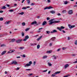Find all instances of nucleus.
I'll return each mask as SVG.
<instances>
[{
    "mask_svg": "<svg viewBox=\"0 0 77 77\" xmlns=\"http://www.w3.org/2000/svg\"><path fill=\"white\" fill-rule=\"evenodd\" d=\"M54 19H52L51 20H49V25H51L53 24H55L56 23H60V21H54Z\"/></svg>",
    "mask_w": 77,
    "mask_h": 77,
    "instance_id": "nucleus-1",
    "label": "nucleus"
},
{
    "mask_svg": "<svg viewBox=\"0 0 77 77\" xmlns=\"http://www.w3.org/2000/svg\"><path fill=\"white\" fill-rule=\"evenodd\" d=\"M29 63L26 64L25 66V67H26V66H31V64H32V61H29Z\"/></svg>",
    "mask_w": 77,
    "mask_h": 77,
    "instance_id": "nucleus-2",
    "label": "nucleus"
},
{
    "mask_svg": "<svg viewBox=\"0 0 77 77\" xmlns=\"http://www.w3.org/2000/svg\"><path fill=\"white\" fill-rule=\"evenodd\" d=\"M65 29V27L61 26V27L60 28L59 27H57V29L60 30V31H61L62 30V29Z\"/></svg>",
    "mask_w": 77,
    "mask_h": 77,
    "instance_id": "nucleus-3",
    "label": "nucleus"
},
{
    "mask_svg": "<svg viewBox=\"0 0 77 77\" xmlns=\"http://www.w3.org/2000/svg\"><path fill=\"white\" fill-rule=\"evenodd\" d=\"M51 8H53L51 6L49 7H46L45 8H44V9L45 10V9H51Z\"/></svg>",
    "mask_w": 77,
    "mask_h": 77,
    "instance_id": "nucleus-4",
    "label": "nucleus"
},
{
    "mask_svg": "<svg viewBox=\"0 0 77 77\" xmlns=\"http://www.w3.org/2000/svg\"><path fill=\"white\" fill-rule=\"evenodd\" d=\"M68 14L69 15H71V14H73V12L72 11V10H70L68 11Z\"/></svg>",
    "mask_w": 77,
    "mask_h": 77,
    "instance_id": "nucleus-5",
    "label": "nucleus"
},
{
    "mask_svg": "<svg viewBox=\"0 0 77 77\" xmlns=\"http://www.w3.org/2000/svg\"><path fill=\"white\" fill-rule=\"evenodd\" d=\"M29 36L26 35L25 37V38H24L23 40V41H27V39H29Z\"/></svg>",
    "mask_w": 77,
    "mask_h": 77,
    "instance_id": "nucleus-6",
    "label": "nucleus"
},
{
    "mask_svg": "<svg viewBox=\"0 0 77 77\" xmlns=\"http://www.w3.org/2000/svg\"><path fill=\"white\" fill-rule=\"evenodd\" d=\"M22 41H23V39H18L16 41V42L17 43H20L21 42H22Z\"/></svg>",
    "mask_w": 77,
    "mask_h": 77,
    "instance_id": "nucleus-7",
    "label": "nucleus"
},
{
    "mask_svg": "<svg viewBox=\"0 0 77 77\" xmlns=\"http://www.w3.org/2000/svg\"><path fill=\"white\" fill-rule=\"evenodd\" d=\"M69 27V29H72V28H74L75 27V25H68Z\"/></svg>",
    "mask_w": 77,
    "mask_h": 77,
    "instance_id": "nucleus-8",
    "label": "nucleus"
},
{
    "mask_svg": "<svg viewBox=\"0 0 77 77\" xmlns=\"http://www.w3.org/2000/svg\"><path fill=\"white\" fill-rule=\"evenodd\" d=\"M11 64L13 65V64H14V65H17V62H16V61H13L11 62Z\"/></svg>",
    "mask_w": 77,
    "mask_h": 77,
    "instance_id": "nucleus-9",
    "label": "nucleus"
},
{
    "mask_svg": "<svg viewBox=\"0 0 77 77\" xmlns=\"http://www.w3.org/2000/svg\"><path fill=\"white\" fill-rule=\"evenodd\" d=\"M14 51H15L14 50H11L8 51V53H13Z\"/></svg>",
    "mask_w": 77,
    "mask_h": 77,
    "instance_id": "nucleus-10",
    "label": "nucleus"
},
{
    "mask_svg": "<svg viewBox=\"0 0 77 77\" xmlns=\"http://www.w3.org/2000/svg\"><path fill=\"white\" fill-rule=\"evenodd\" d=\"M56 32H57V31L56 30H54L52 31L51 32V33H56Z\"/></svg>",
    "mask_w": 77,
    "mask_h": 77,
    "instance_id": "nucleus-11",
    "label": "nucleus"
},
{
    "mask_svg": "<svg viewBox=\"0 0 77 77\" xmlns=\"http://www.w3.org/2000/svg\"><path fill=\"white\" fill-rule=\"evenodd\" d=\"M37 24V22L36 21H34L31 24L32 25H34V24Z\"/></svg>",
    "mask_w": 77,
    "mask_h": 77,
    "instance_id": "nucleus-12",
    "label": "nucleus"
},
{
    "mask_svg": "<svg viewBox=\"0 0 77 77\" xmlns=\"http://www.w3.org/2000/svg\"><path fill=\"white\" fill-rule=\"evenodd\" d=\"M50 12L51 13V14H55V11L53 10H52L50 11Z\"/></svg>",
    "mask_w": 77,
    "mask_h": 77,
    "instance_id": "nucleus-13",
    "label": "nucleus"
},
{
    "mask_svg": "<svg viewBox=\"0 0 77 77\" xmlns=\"http://www.w3.org/2000/svg\"><path fill=\"white\" fill-rule=\"evenodd\" d=\"M68 66H69V65H68V64H66L64 66V68L66 69V68H68Z\"/></svg>",
    "mask_w": 77,
    "mask_h": 77,
    "instance_id": "nucleus-14",
    "label": "nucleus"
},
{
    "mask_svg": "<svg viewBox=\"0 0 77 77\" xmlns=\"http://www.w3.org/2000/svg\"><path fill=\"white\" fill-rule=\"evenodd\" d=\"M6 53V51H3L2 52V53L1 54L2 55H4L5 53Z\"/></svg>",
    "mask_w": 77,
    "mask_h": 77,
    "instance_id": "nucleus-15",
    "label": "nucleus"
},
{
    "mask_svg": "<svg viewBox=\"0 0 77 77\" xmlns=\"http://www.w3.org/2000/svg\"><path fill=\"white\" fill-rule=\"evenodd\" d=\"M47 21H44L42 25L43 26H45V25L47 24Z\"/></svg>",
    "mask_w": 77,
    "mask_h": 77,
    "instance_id": "nucleus-16",
    "label": "nucleus"
},
{
    "mask_svg": "<svg viewBox=\"0 0 77 77\" xmlns=\"http://www.w3.org/2000/svg\"><path fill=\"white\" fill-rule=\"evenodd\" d=\"M55 39L56 37H53L51 38V40H52L53 41H54V40H55Z\"/></svg>",
    "mask_w": 77,
    "mask_h": 77,
    "instance_id": "nucleus-17",
    "label": "nucleus"
},
{
    "mask_svg": "<svg viewBox=\"0 0 77 77\" xmlns=\"http://www.w3.org/2000/svg\"><path fill=\"white\" fill-rule=\"evenodd\" d=\"M30 44L31 46H34V45H37V44L36 43H31Z\"/></svg>",
    "mask_w": 77,
    "mask_h": 77,
    "instance_id": "nucleus-18",
    "label": "nucleus"
},
{
    "mask_svg": "<svg viewBox=\"0 0 77 77\" xmlns=\"http://www.w3.org/2000/svg\"><path fill=\"white\" fill-rule=\"evenodd\" d=\"M42 36H40V37H39L38 38H37V40L38 41H39V40H40V39H41V38H42Z\"/></svg>",
    "mask_w": 77,
    "mask_h": 77,
    "instance_id": "nucleus-19",
    "label": "nucleus"
},
{
    "mask_svg": "<svg viewBox=\"0 0 77 77\" xmlns=\"http://www.w3.org/2000/svg\"><path fill=\"white\" fill-rule=\"evenodd\" d=\"M61 72V71L57 72H55V74H60Z\"/></svg>",
    "mask_w": 77,
    "mask_h": 77,
    "instance_id": "nucleus-20",
    "label": "nucleus"
},
{
    "mask_svg": "<svg viewBox=\"0 0 77 77\" xmlns=\"http://www.w3.org/2000/svg\"><path fill=\"white\" fill-rule=\"evenodd\" d=\"M6 8V7L5 6H3L2 7V8H1L2 9H5Z\"/></svg>",
    "mask_w": 77,
    "mask_h": 77,
    "instance_id": "nucleus-21",
    "label": "nucleus"
},
{
    "mask_svg": "<svg viewBox=\"0 0 77 77\" xmlns=\"http://www.w3.org/2000/svg\"><path fill=\"white\" fill-rule=\"evenodd\" d=\"M15 41V39L14 38H13L11 39V40L10 42H14Z\"/></svg>",
    "mask_w": 77,
    "mask_h": 77,
    "instance_id": "nucleus-22",
    "label": "nucleus"
},
{
    "mask_svg": "<svg viewBox=\"0 0 77 77\" xmlns=\"http://www.w3.org/2000/svg\"><path fill=\"white\" fill-rule=\"evenodd\" d=\"M51 76V77H54V76H56V74H55V73L52 74Z\"/></svg>",
    "mask_w": 77,
    "mask_h": 77,
    "instance_id": "nucleus-23",
    "label": "nucleus"
},
{
    "mask_svg": "<svg viewBox=\"0 0 77 77\" xmlns=\"http://www.w3.org/2000/svg\"><path fill=\"white\" fill-rule=\"evenodd\" d=\"M1 47H6V45H5L4 44H2L1 45Z\"/></svg>",
    "mask_w": 77,
    "mask_h": 77,
    "instance_id": "nucleus-24",
    "label": "nucleus"
},
{
    "mask_svg": "<svg viewBox=\"0 0 77 77\" xmlns=\"http://www.w3.org/2000/svg\"><path fill=\"white\" fill-rule=\"evenodd\" d=\"M37 49H39V48H40V45H37Z\"/></svg>",
    "mask_w": 77,
    "mask_h": 77,
    "instance_id": "nucleus-25",
    "label": "nucleus"
},
{
    "mask_svg": "<svg viewBox=\"0 0 77 77\" xmlns=\"http://www.w3.org/2000/svg\"><path fill=\"white\" fill-rule=\"evenodd\" d=\"M47 57V56L46 55L44 56V57H43V59H46Z\"/></svg>",
    "mask_w": 77,
    "mask_h": 77,
    "instance_id": "nucleus-26",
    "label": "nucleus"
},
{
    "mask_svg": "<svg viewBox=\"0 0 77 77\" xmlns=\"http://www.w3.org/2000/svg\"><path fill=\"white\" fill-rule=\"evenodd\" d=\"M27 2L28 5L30 3V1L29 0H27Z\"/></svg>",
    "mask_w": 77,
    "mask_h": 77,
    "instance_id": "nucleus-27",
    "label": "nucleus"
},
{
    "mask_svg": "<svg viewBox=\"0 0 77 77\" xmlns=\"http://www.w3.org/2000/svg\"><path fill=\"white\" fill-rule=\"evenodd\" d=\"M68 1H65L64 2L65 5H67V4H68Z\"/></svg>",
    "mask_w": 77,
    "mask_h": 77,
    "instance_id": "nucleus-28",
    "label": "nucleus"
},
{
    "mask_svg": "<svg viewBox=\"0 0 77 77\" xmlns=\"http://www.w3.org/2000/svg\"><path fill=\"white\" fill-rule=\"evenodd\" d=\"M48 65L49 66H51V65H52L50 63H48Z\"/></svg>",
    "mask_w": 77,
    "mask_h": 77,
    "instance_id": "nucleus-29",
    "label": "nucleus"
},
{
    "mask_svg": "<svg viewBox=\"0 0 77 77\" xmlns=\"http://www.w3.org/2000/svg\"><path fill=\"white\" fill-rule=\"evenodd\" d=\"M29 29H30V28H28L26 29H25L26 32H27V31H28V30H29Z\"/></svg>",
    "mask_w": 77,
    "mask_h": 77,
    "instance_id": "nucleus-30",
    "label": "nucleus"
},
{
    "mask_svg": "<svg viewBox=\"0 0 77 77\" xmlns=\"http://www.w3.org/2000/svg\"><path fill=\"white\" fill-rule=\"evenodd\" d=\"M46 33L47 34H49L50 33V32L49 31H47Z\"/></svg>",
    "mask_w": 77,
    "mask_h": 77,
    "instance_id": "nucleus-31",
    "label": "nucleus"
},
{
    "mask_svg": "<svg viewBox=\"0 0 77 77\" xmlns=\"http://www.w3.org/2000/svg\"><path fill=\"white\" fill-rule=\"evenodd\" d=\"M9 23H10V21H8V22H5V24H9Z\"/></svg>",
    "mask_w": 77,
    "mask_h": 77,
    "instance_id": "nucleus-32",
    "label": "nucleus"
},
{
    "mask_svg": "<svg viewBox=\"0 0 77 77\" xmlns=\"http://www.w3.org/2000/svg\"><path fill=\"white\" fill-rule=\"evenodd\" d=\"M19 14H20V15H23L24 14V12H21V13H19Z\"/></svg>",
    "mask_w": 77,
    "mask_h": 77,
    "instance_id": "nucleus-33",
    "label": "nucleus"
},
{
    "mask_svg": "<svg viewBox=\"0 0 77 77\" xmlns=\"http://www.w3.org/2000/svg\"><path fill=\"white\" fill-rule=\"evenodd\" d=\"M76 55H77V54H72V56L73 57H75Z\"/></svg>",
    "mask_w": 77,
    "mask_h": 77,
    "instance_id": "nucleus-34",
    "label": "nucleus"
},
{
    "mask_svg": "<svg viewBox=\"0 0 77 77\" xmlns=\"http://www.w3.org/2000/svg\"><path fill=\"white\" fill-rule=\"evenodd\" d=\"M27 9L26 7H24L22 8V9Z\"/></svg>",
    "mask_w": 77,
    "mask_h": 77,
    "instance_id": "nucleus-35",
    "label": "nucleus"
},
{
    "mask_svg": "<svg viewBox=\"0 0 77 77\" xmlns=\"http://www.w3.org/2000/svg\"><path fill=\"white\" fill-rule=\"evenodd\" d=\"M62 12L63 14H64L66 12V10H64L62 11Z\"/></svg>",
    "mask_w": 77,
    "mask_h": 77,
    "instance_id": "nucleus-36",
    "label": "nucleus"
},
{
    "mask_svg": "<svg viewBox=\"0 0 77 77\" xmlns=\"http://www.w3.org/2000/svg\"><path fill=\"white\" fill-rule=\"evenodd\" d=\"M26 25V23L25 22H23L22 23V26H24Z\"/></svg>",
    "mask_w": 77,
    "mask_h": 77,
    "instance_id": "nucleus-37",
    "label": "nucleus"
},
{
    "mask_svg": "<svg viewBox=\"0 0 77 77\" xmlns=\"http://www.w3.org/2000/svg\"><path fill=\"white\" fill-rule=\"evenodd\" d=\"M3 18L2 17L0 18V21H3Z\"/></svg>",
    "mask_w": 77,
    "mask_h": 77,
    "instance_id": "nucleus-38",
    "label": "nucleus"
},
{
    "mask_svg": "<svg viewBox=\"0 0 77 77\" xmlns=\"http://www.w3.org/2000/svg\"><path fill=\"white\" fill-rule=\"evenodd\" d=\"M33 75V74L31 73L30 74H29L28 75L29 76V77H30L31 75Z\"/></svg>",
    "mask_w": 77,
    "mask_h": 77,
    "instance_id": "nucleus-39",
    "label": "nucleus"
},
{
    "mask_svg": "<svg viewBox=\"0 0 77 77\" xmlns=\"http://www.w3.org/2000/svg\"><path fill=\"white\" fill-rule=\"evenodd\" d=\"M22 36H24V32H22Z\"/></svg>",
    "mask_w": 77,
    "mask_h": 77,
    "instance_id": "nucleus-40",
    "label": "nucleus"
},
{
    "mask_svg": "<svg viewBox=\"0 0 77 77\" xmlns=\"http://www.w3.org/2000/svg\"><path fill=\"white\" fill-rule=\"evenodd\" d=\"M52 57H54V59H56V56H55V55H53V56H52Z\"/></svg>",
    "mask_w": 77,
    "mask_h": 77,
    "instance_id": "nucleus-41",
    "label": "nucleus"
},
{
    "mask_svg": "<svg viewBox=\"0 0 77 77\" xmlns=\"http://www.w3.org/2000/svg\"><path fill=\"white\" fill-rule=\"evenodd\" d=\"M14 10L11 9V10H9V12H14Z\"/></svg>",
    "mask_w": 77,
    "mask_h": 77,
    "instance_id": "nucleus-42",
    "label": "nucleus"
},
{
    "mask_svg": "<svg viewBox=\"0 0 77 77\" xmlns=\"http://www.w3.org/2000/svg\"><path fill=\"white\" fill-rule=\"evenodd\" d=\"M20 50H23V49H24V47H21L20 48Z\"/></svg>",
    "mask_w": 77,
    "mask_h": 77,
    "instance_id": "nucleus-43",
    "label": "nucleus"
},
{
    "mask_svg": "<svg viewBox=\"0 0 77 77\" xmlns=\"http://www.w3.org/2000/svg\"><path fill=\"white\" fill-rule=\"evenodd\" d=\"M75 45H77V40L75 41Z\"/></svg>",
    "mask_w": 77,
    "mask_h": 77,
    "instance_id": "nucleus-44",
    "label": "nucleus"
},
{
    "mask_svg": "<svg viewBox=\"0 0 77 77\" xmlns=\"http://www.w3.org/2000/svg\"><path fill=\"white\" fill-rule=\"evenodd\" d=\"M47 53H51V51H47Z\"/></svg>",
    "mask_w": 77,
    "mask_h": 77,
    "instance_id": "nucleus-45",
    "label": "nucleus"
},
{
    "mask_svg": "<svg viewBox=\"0 0 77 77\" xmlns=\"http://www.w3.org/2000/svg\"><path fill=\"white\" fill-rule=\"evenodd\" d=\"M60 50H61V49L59 48L57 49V51H60Z\"/></svg>",
    "mask_w": 77,
    "mask_h": 77,
    "instance_id": "nucleus-46",
    "label": "nucleus"
},
{
    "mask_svg": "<svg viewBox=\"0 0 77 77\" xmlns=\"http://www.w3.org/2000/svg\"><path fill=\"white\" fill-rule=\"evenodd\" d=\"M31 70H32V69H26V71H30Z\"/></svg>",
    "mask_w": 77,
    "mask_h": 77,
    "instance_id": "nucleus-47",
    "label": "nucleus"
},
{
    "mask_svg": "<svg viewBox=\"0 0 77 77\" xmlns=\"http://www.w3.org/2000/svg\"><path fill=\"white\" fill-rule=\"evenodd\" d=\"M66 49V48H62V50H65V49Z\"/></svg>",
    "mask_w": 77,
    "mask_h": 77,
    "instance_id": "nucleus-48",
    "label": "nucleus"
},
{
    "mask_svg": "<svg viewBox=\"0 0 77 77\" xmlns=\"http://www.w3.org/2000/svg\"><path fill=\"white\" fill-rule=\"evenodd\" d=\"M47 71H48V69H47L45 70H44L43 71H42V72H47Z\"/></svg>",
    "mask_w": 77,
    "mask_h": 77,
    "instance_id": "nucleus-49",
    "label": "nucleus"
},
{
    "mask_svg": "<svg viewBox=\"0 0 77 77\" xmlns=\"http://www.w3.org/2000/svg\"><path fill=\"white\" fill-rule=\"evenodd\" d=\"M50 17H47V20H50Z\"/></svg>",
    "mask_w": 77,
    "mask_h": 77,
    "instance_id": "nucleus-50",
    "label": "nucleus"
},
{
    "mask_svg": "<svg viewBox=\"0 0 77 77\" xmlns=\"http://www.w3.org/2000/svg\"><path fill=\"white\" fill-rule=\"evenodd\" d=\"M23 57H26V55L25 54H23Z\"/></svg>",
    "mask_w": 77,
    "mask_h": 77,
    "instance_id": "nucleus-51",
    "label": "nucleus"
},
{
    "mask_svg": "<svg viewBox=\"0 0 77 77\" xmlns=\"http://www.w3.org/2000/svg\"><path fill=\"white\" fill-rule=\"evenodd\" d=\"M70 39H71V38H70V37H68V41H69V40Z\"/></svg>",
    "mask_w": 77,
    "mask_h": 77,
    "instance_id": "nucleus-52",
    "label": "nucleus"
},
{
    "mask_svg": "<svg viewBox=\"0 0 77 77\" xmlns=\"http://www.w3.org/2000/svg\"><path fill=\"white\" fill-rule=\"evenodd\" d=\"M42 29H43V28H39V29H38V30H42Z\"/></svg>",
    "mask_w": 77,
    "mask_h": 77,
    "instance_id": "nucleus-53",
    "label": "nucleus"
},
{
    "mask_svg": "<svg viewBox=\"0 0 77 77\" xmlns=\"http://www.w3.org/2000/svg\"><path fill=\"white\" fill-rule=\"evenodd\" d=\"M35 63H36V62L35 61H34V62H33L34 65H35Z\"/></svg>",
    "mask_w": 77,
    "mask_h": 77,
    "instance_id": "nucleus-54",
    "label": "nucleus"
},
{
    "mask_svg": "<svg viewBox=\"0 0 77 77\" xmlns=\"http://www.w3.org/2000/svg\"><path fill=\"white\" fill-rule=\"evenodd\" d=\"M25 0H23V1H22L21 3H23L25 1Z\"/></svg>",
    "mask_w": 77,
    "mask_h": 77,
    "instance_id": "nucleus-55",
    "label": "nucleus"
},
{
    "mask_svg": "<svg viewBox=\"0 0 77 77\" xmlns=\"http://www.w3.org/2000/svg\"><path fill=\"white\" fill-rule=\"evenodd\" d=\"M6 6H7L8 7H9L10 6V5H8V4H6Z\"/></svg>",
    "mask_w": 77,
    "mask_h": 77,
    "instance_id": "nucleus-56",
    "label": "nucleus"
},
{
    "mask_svg": "<svg viewBox=\"0 0 77 77\" xmlns=\"http://www.w3.org/2000/svg\"><path fill=\"white\" fill-rule=\"evenodd\" d=\"M30 33H33V32L32 31H30Z\"/></svg>",
    "mask_w": 77,
    "mask_h": 77,
    "instance_id": "nucleus-57",
    "label": "nucleus"
},
{
    "mask_svg": "<svg viewBox=\"0 0 77 77\" xmlns=\"http://www.w3.org/2000/svg\"><path fill=\"white\" fill-rule=\"evenodd\" d=\"M35 5V4H34V3H32L31 4V5L32 6H33V5Z\"/></svg>",
    "mask_w": 77,
    "mask_h": 77,
    "instance_id": "nucleus-58",
    "label": "nucleus"
},
{
    "mask_svg": "<svg viewBox=\"0 0 77 77\" xmlns=\"http://www.w3.org/2000/svg\"><path fill=\"white\" fill-rule=\"evenodd\" d=\"M2 36H3V35H0V37H2Z\"/></svg>",
    "mask_w": 77,
    "mask_h": 77,
    "instance_id": "nucleus-59",
    "label": "nucleus"
},
{
    "mask_svg": "<svg viewBox=\"0 0 77 77\" xmlns=\"http://www.w3.org/2000/svg\"><path fill=\"white\" fill-rule=\"evenodd\" d=\"M57 15L58 16H60V14L59 13L57 14Z\"/></svg>",
    "mask_w": 77,
    "mask_h": 77,
    "instance_id": "nucleus-60",
    "label": "nucleus"
},
{
    "mask_svg": "<svg viewBox=\"0 0 77 77\" xmlns=\"http://www.w3.org/2000/svg\"><path fill=\"white\" fill-rule=\"evenodd\" d=\"M48 3H50V0H48Z\"/></svg>",
    "mask_w": 77,
    "mask_h": 77,
    "instance_id": "nucleus-61",
    "label": "nucleus"
},
{
    "mask_svg": "<svg viewBox=\"0 0 77 77\" xmlns=\"http://www.w3.org/2000/svg\"><path fill=\"white\" fill-rule=\"evenodd\" d=\"M62 32H63V33H66V32L65 31L63 30H62Z\"/></svg>",
    "mask_w": 77,
    "mask_h": 77,
    "instance_id": "nucleus-62",
    "label": "nucleus"
},
{
    "mask_svg": "<svg viewBox=\"0 0 77 77\" xmlns=\"http://www.w3.org/2000/svg\"><path fill=\"white\" fill-rule=\"evenodd\" d=\"M20 68H19V67H17V69H17V70H18L19 69H20Z\"/></svg>",
    "mask_w": 77,
    "mask_h": 77,
    "instance_id": "nucleus-63",
    "label": "nucleus"
},
{
    "mask_svg": "<svg viewBox=\"0 0 77 77\" xmlns=\"http://www.w3.org/2000/svg\"><path fill=\"white\" fill-rule=\"evenodd\" d=\"M2 12H3V11H0V13H2Z\"/></svg>",
    "mask_w": 77,
    "mask_h": 77,
    "instance_id": "nucleus-64",
    "label": "nucleus"
}]
</instances>
